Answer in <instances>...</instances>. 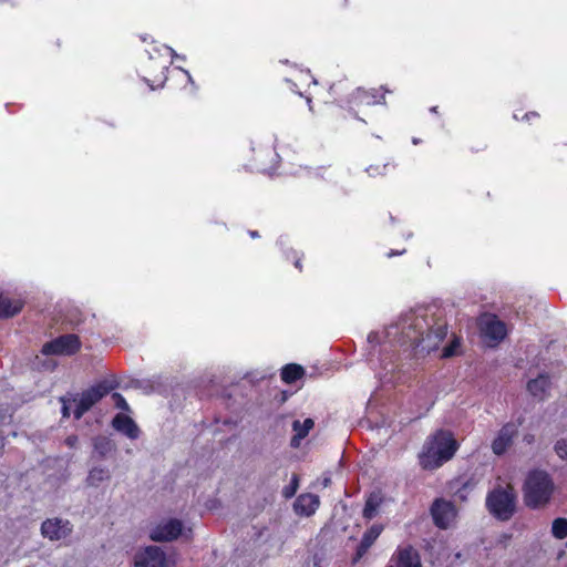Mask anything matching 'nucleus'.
Returning a JSON list of instances; mask_svg holds the SVG:
<instances>
[{
  "label": "nucleus",
  "instance_id": "7ed1b4c3",
  "mask_svg": "<svg viewBox=\"0 0 567 567\" xmlns=\"http://www.w3.org/2000/svg\"><path fill=\"white\" fill-rule=\"evenodd\" d=\"M554 489V481L546 471H530L523 485L524 503L532 509L545 507L550 502Z\"/></svg>",
  "mask_w": 567,
  "mask_h": 567
},
{
  "label": "nucleus",
  "instance_id": "72a5a7b5",
  "mask_svg": "<svg viewBox=\"0 0 567 567\" xmlns=\"http://www.w3.org/2000/svg\"><path fill=\"white\" fill-rule=\"evenodd\" d=\"M8 436H13L16 437L17 436V432L14 431H3L1 430V436H0V447H3L4 446V439L8 437Z\"/></svg>",
  "mask_w": 567,
  "mask_h": 567
},
{
  "label": "nucleus",
  "instance_id": "473e14b6",
  "mask_svg": "<svg viewBox=\"0 0 567 567\" xmlns=\"http://www.w3.org/2000/svg\"><path fill=\"white\" fill-rule=\"evenodd\" d=\"M158 68L161 69V75L158 78V81H159V86H162L164 84V82L167 80V76L165 74V71L168 70V65H167V61H161L158 63Z\"/></svg>",
  "mask_w": 567,
  "mask_h": 567
},
{
  "label": "nucleus",
  "instance_id": "6e6552de",
  "mask_svg": "<svg viewBox=\"0 0 567 567\" xmlns=\"http://www.w3.org/2000/svg\"><path fill=\"white\" fill-rule=\"evenodd\" d=\"M135 567H169L171 560L158 546H148L135 555Z\"/></svg>",
  "mask_w": 567,
  "mask_h": 567
},
{
  "label": "nucleus",
  "instance_id": "c03bdc74",
  "mask_svg": "<svg viewBox=\"0 0 567 567\" xmlns=\"http://www.w3.org/2000/svg\"><path fill=\"white\" fill-rule=\"evenodd\" d=\"M144 80H145V82H146V83H148V85H150V87H151L152 90H154V89H155V86H154L153 84H151V83L148 82V80H147V79H144Z\"/></svg>",
  "mask_w": 567,
  "mask_h": 567
},
{
  "label": "nucleus",
  "instance_id": "37998d69",
  "mask_svg": "<svg viewBox=\"0 0 567 567\" xmlns=\"http://www.w3.org/2000/svg\"><path fill=\"white\" fill-rule=\"evenodd\" d=\"M295 266H296L298 269H301V266H300V259H299V258L295 261Z\"/></svg>",
  "mask_w": 567,
  "mask_h": 567
},
{
  "label": "nucleus",
  "instance_id": "a211bd4d",
  "mask_svg": "<svg viewBox=\"0 0 567 567\" xmlns=\"http://www.w3.org/2000/svg\"><path fill=\"white\" fill-rule=\"evenodd\" d=\"M112 472L107 466L96 465L92 466L85 478V483L91 487H99L101 484L111 480Z\"/></svg>",
  "mask_w": 567,
  "mask_h": 567
},
{
  "label": "nucleus",
  "instance_id": "1a4fd4ad",
  "mask_svg": "<svg viewBox=\"0 0 567 567\" xmlns=\"http://www.w3.org/2000/svg\"><path fill=\"white\" fill-rule=\"evenodd\" d=\"M431 514L434 524L442 529L449 528L456 518L454 505L445 499H436L431 507Z\"/></svg>",
  "mask_w": 567,
  "mask_h": 567
},
{
  "label": "nucleus",
  "instance_id": "39448f33",
  "mask_svg": "<svg viewBox=\"0 0 567 567\" xmlns=\"http://www.w3.org/2000/svg\"><path fill=\"white\" fill-rule=\"evenodd\" d=\"M117 384L114 381L103 380L97 384L89 388L80 394L78 400H74L75 409L73 415L76 420H80L85 412H87L96 402L103 396L114 390Z\"/></svg>",
  "mask_w": 567,
  "mask_h": 567
},
{
  "label": "nucleus",
  "instance_id": "f257e3e1",
  "mask_svg": "<svg viewBox=\"0 0 567 567\" xmlns=\"http://www.w3.org/2000/svg\"><path fill=\"white\" fill-rule=\"evenodd\" d=\"M447 334V323L433 308H419L402 315L399 320L382 331L368 336L373 348L370 363L381 369L380 378L385 382L395 381L393 377L398 368L393 348L399 344L412 348L420 353H430L437 349Z\"/></svg>",
  "mask_w": 567,
  "mask_h": 567
},
{
  "label": "nucleus",
  "instance_id": "f704fd0d",
  "mask_svg": "<svg viewBox=\"0 0 567 567\" xmlns=\"http://www.w3.org/2000/svg\"><path fill=\"white\" fill-rule=\"evenodd\" d=\"M65 444H66L69 447H71V449L75 447V446H76V444H78V436H76V435H70V436H68V437L65 439Z\"/></svg>",
  "mask_w": 567,
  "mask_h": 567
},
{
  "label": "nucleus",
  "instance_id": "4c0bfd02",
  "mask_svg": "<svg viewBox=\"0 0 567 567\" xmlns=\"http://www.w3.org/2000/svg\"><path fill=\"white\" fill-rule=\"evenodd\" d=\"M524 442H526L527 444H532L534 442V435L532 434H526L524 436Z\"/></svg>",
  "mask_w": 567,
  "mask_h": 567
},
{
  "label": "nucleus",
  "instance_id": "79ce46f5",
  "mask_svg": "<svg viewBox=\"0 0 567 567\" xmlns=\"http://www.w3.org/2000/svg\"><path fill=\"white\" fill-rule=\"evenodd\" d=\"M249 235H250L252 238H257V237L259 236V235H258V231H256V230H251V231L249 233Z\"/></svg>",
  "mask_w": 567,
  "mask_h": 567
},
{
  "label": "nucleus",
  "instance_id": "aec40b11",
  "mask_svg": "<svg viewBox=\"0 0 567 567\" xmlns=\"http://www.w3.org/2000/svg\"><path fill=\"white\" fill-rule=\"evenodd\" d=\"M315 422L312 419H306L303 422L298 420L293 421L292 430L295 435L291 439L290 445L292 447H298L300 442L309 434L310 430L313 427Z\"/></svg>",
  "mask_w": 567,
  "mask_h": 567
},
{
  "label": "nucleus",
  "instance_id": "49530a36",
  "mask_svg": "<svg viewBox=\"0 0 567 567\" xmlns=\"http://www.w3.org/2000/svg\"><path fill=\"white\" fill-rule=\"evenodd\" d=\"M150 59H151V60H154V55H153V53H152V52H150Z\"/></svg>",
  "mask_w": 567,
  "mask_h": 567
},
{
  "label": "nucleus",
  "instance_id": "ea45409f",
  "mask_svg": "<svg viewBox=\"0 0 567 567\" xmlns=\"http://www.w3.org/2000/svg\"><path fill=\"white\" fill-rule=\"evenodd\" d=\"M330 483H331L330 477H324V478L322 480V486H323V487L329 486V485H330Z\"/></svg>",
  "mask_w": 567,
  "mask_h": 567
},
{
  "label": "nucleus",
  "instance_id": "5701e85b",
  "mask_svg": "<svg viewBox=\"0 0 567 567\" xmlns=\"http://www.w3.org/2000/svg\"><path fill=\"white\" fill-rule=\"evenodd\" d=\"M303 374L305 370L299 364L290 363L281 369V379L288 384H291L301 379Z\"/></svg>",
  "mask_w": 567,
  "mask_h": 567
},
{
  "label": "nucleus",
  "instance_id": "412c9836",
  "mask_svg": "<svg viewBox=\"0 0 567 567\" xmlns=\"http://www.w3.org/2000/svg\"><path fill=\"white\" fill-rule=\"evenodd\" d=\"M353 99L357 103L364 104V105H374V104H381L384 102V95L379 96V92L375 89H372V90L358 89L353 94Z\"/></svg>",
  "mask_w": 567,
  "mask_h": 567
},
{
  "label": "nucleus",
  "instance_id": "f3484780",
  "mask_svg": "<svg viewBox=\"0 0 567 567\" xmlns=\"http://www.w3.org/2000/svg\"><path fill=\"white\" fill-rule=\"evenodd\" d=\"M393 560V567H421L420 556L412 547L399 548Z\"/></svg>",
  "mask_w": 567,
  "mask_h": 567
},
{
  "label": "nucleus",
  "instance_id": "e433bc0d",
  "mask_svg": "<svg viewBox=\"0 0 567 567\" xmlns=\"http://www.w3.org/2000/svg\"><path fill=\"white\" fill-rule=\"evenodd\" d=\"M62 415H63V417L70 416V408L64 400H63V405H62Z\"/></svg>",
  "mask_w": 567,
  "mask_h": 567
},
{
  "label": "nucleus",
  "instance_id": "ddd939ff",
  "mask_svg": "<svg viewBox=\"0 0 567 567\" xmlns=\"http://www.w3.org/2000/svg\"><path fill=\"white\" fill-rule=\"evenodd\" d=\"M320 505V498L318 495L311 494V493H305L300 494L295 503H293V509L297 515L300 516H311L316 513Z\"/></svg>",
  "mask_w": 567,
  "mask_h": 567
},
{
  "label": "nucleus",
  "instance_id": "6ab92c4d",
  "mask_svg": "<svg viewBox=\"0 0 567 567\" xmlns=\"http://www.w3.org/2000/svg\"><path fill=\"white\" fill-rule=\"evenodd\" d=\"M115 450V444L107 436H96L93 439V458L102 460L107 457Z\"/></svg>",
  "mask_w": 567,
  "mask_h": 567
},
{
  "label": "nucleus",
  "instance_id": "0eeeda50",
  "mask_svg": "<svg viewBox=\"0 0 567 567\" xmlns=\"http://www.w3.org/2000/svg\"><path fill=\"white\" fill-rule=\"evenodd\" d=\"M80 349V340L75 334H64L42 347V353L45 355H70Z\"/></svg>",
  "mask_w": 567,
  "mask_h": 567
},
{
  "label": "nucleus",
  "instance_id": "bb28decb",
  "mask_svg": "<svg viewBox=\"0 0 567 567\" xmlns=\"http://www.w3.org/2000/svg\"><path fill=\"white\" fill-rule=\"evenodd\" d=\"M554 450L559 458L567 461V437L557 440Z\"/></svg>",
  "mask_w": 567,
  "mask_h": 567
},
{
  "label": "nucleus",
  "instance_id": "cd10ccee",
  "mask_svg": "<svg viewBox=\"0 0 567 567\" xmlns=\"http://www.w3.org/2000/svg\"><path fill=\"white\" fill-rule=\"evenodd\" d=\"M154 51L158 52L159 55H163L162 52H164V55L171 56V59H179V60H183V61L185 60L184 55L177 54L171 47H167V45H163L161 49L154 48Z\"/></svg>",
  "mask_w": 567,
  "mask_h": 567
},
{
  "label": "nucleus",
  "instance_id": "f8f14e48",
  "mask_svg": "<svg viewBox=\"0 0 567 567\" xmlns=\"http://www.w3.org/2000/svg\"><path fill=\"white\" fill-rule=\"evenodd\" d=\"M72 533V524L68 519L49 518L41 525V534L50 540H60Z\"/></svg>",
  "mask_w": 567,
  "mask_h": 567
},
{
  "label": "nucleus",
  "instance_id": "f03ea898",
  "mask_svg": "<svg viewBox=\"0 0 567 567\" xmlns=\"http://www.w3.org/2000/svg\"><path fill=\"white\" fill-rule=\"evenodd\" d=\"M458 449L456 440L449 431L440 430L425 443L420 454V464L425 470H434L450 461Z\"/></svg>",
  "mask_w": 567,
  "mask_h": 567
},
{
  "label": "nucleus",
  "instance_id": "a19ab883",
  "mask_svg": "<svg viewBox=\"0 0 567 567\" xmlns=\"http://www.w3.org/2000/svg\"><path fill=\"white\" fill-rule=\"evenodd\" d=\"M536 116H537V113L532 112V113H526L524 117H525L526 120H529L530 117H536Z\"/></svg>",
  "mask_w": 567,
  "mask_h": 567
},
{
  "label": "nucleus",
  "instance_id": "09e8293b",
  "mask_svg": "<svg viewBox=\"0 0 567 567\" xmlns=\"http://www.w3.org/2000/svg\"><path fill=\"white\" fill-rule=\"evenodd\" d=\"M389 567H393V566L391 565V566H389Z\"/></svg>",
  "mask_w": 567,
  "mask_h": 567
},
{
  "label": "nucleus",
  "instance_id": "2f4dec72",
  "mask_svg": "<svg viewBox=\"0 0 567 567\" xmlns=\"http://www.w3.org/2000/svg\"><path fill=\"white\" fill-rule=\"evenodd\" d=\"M388 165H383V166H369L367 168V173L370 175V176H377V175H384V171L386 169Z\"/></svg>",
  "mask_w": 567,
  "mask_h": 567
},
{
  "label": "nucleus",
  "instance_id": "393cba45",
  "mask_svg": "<svg viewBox=\"0 0 567 567\" xmlns=\"http://www.w3.org/2000/svg\"><path fill=\"white\" fill-rule=\"evenodd\" d=\"M551 534L556 539H565L567 537V518H556L551 524Z\"/></svg>",
  "mask_w": 567,
  "mask_h": 567
},
{
  "label": "nucleus",
  "instance_id": "4be33fe9",
  "mask_svg": "<svg viewBox=\"0 0 567 567\" xmlns=\"http://www.w3.org/2000/svg\"><path fill=\"white\" fill-rule=\"evenodd\" d=\"M22 308L20 300L11 299L0 295V318L12 317Z\"/></svg>",
  "mask_w": 567,
  "mask_h": 567
},
{
  "label": "nucleus",
  "instance_id": "a18cd8bd",
  "mask_svg": "<svg viewBox=\"0 0 567 567\" xmlns=\"http://www.w3.org/2000/svg\"><path fill=\"white\" fill-rule=\"evenodd\" d=\"M412 142H413V144H419L420 141H419V138H413Z\"/></svg>",
  "mask_w": 567,
  "mask_h": 567
},
{
  "label": "nucleus",
  "instance_id": "9d476101",
  "mask_svg": "<svg viewBox=\"0 0 567 567\" xmlns=\"http://www.w3.org/2000/svg\"><path fill=\"white\" fill-rule=\"evenodd\" d=\"M183 533V524L179 519L171 518L158 523L152 528L150 537L155 542H171Z\"/></svg>",
  "mask_w": 567,
  "mask_h": 567
},
{
  "label": "nucleus",
  "instance_id": "7c9ffc66",
  "mask_svg": "<svg viewBox=\"0 0 567 567\" xmlns=\"http://www.w3.org/2000/svg\"><path fill=\"white\" fill-rule=\"evenodd\" d=\"M420 395H424L426 398V401L429 405H433L434 403V393H433V386L426 385L420 389L419 391Z\"/></svg>",
  "mask_w": 567,
  "mask_h": 567
},
{
  "label": "nucleus",
  "instance_id": "423d86ee",
  "mask_svg": "<svg viewBox=\"0 0 567 567\" xmlns=\"http://www.w3.org/2000/svg\"><path fill=\"white\" fill-rule=\"evenodd\" d=\"M480 326L482 337L489 347H495L507 336L506 324L498 320L496 316L486 315L482 317Z\"/></svg>",
  "mask_w": 567,
  "mask_h": 567
},
{
  "label": "nucleus",
  "instance_id": "b1692460",
  "mask_svg": "<svg viewBox=\"0 0 567 567\" xmlns=\"http://www.w3.org/2000/svg\"><path fill=\"white\" fill-rule=\"evenodd\" d=\"M381 502H382V499L379 494H371L368 497L364 508H363L364 518L372 519L377 515L378 509L381 505Z\"/></svg>",
  "mask_w": 567,
  "mask_h": 567
},
{
  "label": "nucleus",
  "instance_id": "c85d7f7f",
  "mask_svg": "<svg viewBox=\"0 0 567 567\" xmlns=\"http://www.w3.org/2000/svg\"><path fill=\"white\" fill-rule=\"evenodd\" d=\"M112 399L114 401V404L117 409L120 410H123V411H128L130 410V406L126 402V400L124 399V396L117 392L113 393L112 394Z\"/></svg>",
  "mask_w": 567,
  "mask_h": 567
},
{
  "label": "nucleus",
  "instance_id": "de8ad7c7",
  "mask_svg": "<svg viewBox=\"0 0 567 567\" xmlns=\"http://www.w3.org/2000/svg\"><path fill=\"white\" fill-rule=\"evenodd\" d=\"M431 112L435 113L436 112V106L432 107Z\"/></svg>",
  "mask_w": 567,
  "mask_h": 567
},
{
  "label": "nucleus",
  "instance_id": "4468645a",
  "mask_svg": "<svg viewBox=\"0 0 567 567\" xmlns=\"http://www.w3.org/2000/svg\"><path fill=\"white\" fill-rule=\"evenodd\" d=\"M112 426L130 440H136L140 436V429L132 417L126 414L117 413L112 420Z\"/></svg>",
  "mask_w": 567,
  "mask_h": 567
},
{
  "label": "nucleus",
  "instance_id": "2eb2a0df",
  "mask_svg": "<svg viewBox=\"0 0 567 567\" xmlns=\"http://www.w3.org/2000/svg\"><path fill=\"white\" fill-rule=\"evenodd\" d=\"M382 530H383L382 525L374 524L363 534L361 542L357 548L354 561H358L363 557V555L372 546V544L375 542V539L380 536Z\"/></svg>",
  "mask_w": 567,
  "mask_h": 567
},
{
  "label": "nucleus",
  "instance_id": "9b49d317",
  "mask_svg": "<svg viewBox=\"0 0 567 567\" xmlns=\"http://www.w3.org/2000/svg\"><path fill=\"white\" fill-rule=\"evenodd\" d=\"M519 424L508 422L502 426L492 442V451L495 455H503L513 444L517 436Z\"/></svg>",
  "mask_w": 567,
  "mask_h": 567
},
{
  "label": "nucleus",
  "instance_id": "a878e982",
  "mask_svg": "<svg viewBox=\"0 0 567 567\" xmlns=\"http://www.w3.org/2000/svg\"><path fill=\"white\" fill-rule=\"evenodd\" d=\"M299 488V476L297 474H292L290 483L282 488V496L285 498H291L295 496Z\"/></svg>",
  "mask_w": 567,
  "mask_h": 567
},
{
  "label": "nucleus",
  "instance_id": "dca6fc26",
  "mask_svg": "<svg viewBox=\"0 0 567 567\" xmlns=\"http://www.w3.org/2000/svg\"><path fill=\"white\" fill-rule=\"evenodd\" d=\"M549 389L550 380L547 374H539L536 379H533L527 383L528 392L539 401L547 398Z\"/></svg>",
  "mask_w": 567,
  "mask_h": 567
},
{
  "label": "nucleus",
  "instance_id": "58836bf2",
  "mask_svg": "<svg viewBox=\"0 0 567 567\" xmlns=\"http://www.w3.org/2000/svg\"><path fill=\"white\" fill-rule=\"evenodd\" d=\"M404 252V250L402 251H398V250H391L388 252V257L391 258V257H394V256H398V255H402Z\"/></svg>",
  "mask_w": 567,
  "mask_h": 567
},
{
  "label": "nucleus",
  "instance_id": "c756f323",
  "mask_svg": "<svg viewBox=\"0 0 567 567\" xmlns=\"http://www.w3.org/2000/svg\"><path fill=\"white\" fill-rule=\"evenodd\" d=\"M460 346H461L460 340L454 339V340L451 342V344H449L447 347H445V348L443 349V354H442V355H443L444 358L453 357V355L456 353V351H457V349L460 348Z\"/></svg>",
  "mask_w": 567,
  "mask_h": 567
},
{
  "label": "nucleus",
  "instance_id": "c9c22d12",
  "mask_svg": "<svg viewBox=\"0 0 567 567\" xmlns=\"http://www.w3.org/2000/svg\"><path fill=\"white\" fill-rule=\"evenodd\" d=\"M177 69H178V71H181L182 73H184V74H185V76L187 78V82H188V83H190L192 85H195L194 80H193V78H192V75H190L189 71H187V70H185V69H183V68H177Z\"/></svg>",
  "mask_w": 567,
  "mask_h": 567
},
{
  "label": "nucleus",
  "instance_id": "20e7f679",
  "mask_svg": "<svg viewBox=\"0 0 567 567\" xmlns=\"http://www.w3.org/2000/svg\"><path fill=\"white\" fill-rule=\"evenodd\" d=\"M486 506L493 516L507 520L515 512V495L511 488H494L486 497Z\"/></svg>",
  "mask_w": 567,
  "mask_h": 567
}]
</instances>
